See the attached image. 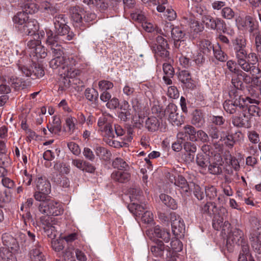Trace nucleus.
Wrapping results in <instances>:
<instances>
[{
  "label": "nucleus",
  "mask_w": 261,
  "mask_h": 261,
  "mask_svg": "<svg viewBox=\"0 0 261 261\" xmlns=\"http://www.w3.org/2000/svg\"><path fill=\"white\" fill-rule=\"evenodd\" d=\"M222 135L221 134L219 142H221L222 144H224L228 147H232L234 144V141L232 135H228L224 131H222Z\"/></svg>",
  "instance_id": "nucleus-39"
},
{
  "label": "nucleus",
  "mask_w": 261,
  "mask_h": 261,
  "mask_svg": "<svg viewBox=\"0 0 261 261\" xmlns=\"http://www.w3.org/2000/svg\"><path fill=\"white\" fill-rule=\"evenodd\" d=\"M246 111L241 112L239 116H236L232 119V123L234 125L238 127H248V117L246 115Z\"/></svg>",
  "instance_id": "nucleus-27"
},
{
  "label": "nucleus",
  "mask_w": 261,
  "mask_h": 261,
  "mask_svg": "<svg viewBox=\"0 0 261 261\" xmlns=\"http://www.w3.org/2000/svg\"><path fill=\"white\" fill-rule=\"evenodd\" d=\"M111 177L114 180L123 183L129 180L130 175L127 172L115 171L112 173Z\"/></svg>",
  "instance_id": "nucleus-31"
},
{
  "label": "nucleus",
  "mask_w": 261,
  "mask_h": 261,
  "mask_svg": "<svg viewBox=\"0 0 261 261\" xmlns=\"http://www.w3.org/2000/svg\"><path fill=\"white\" fill-rule=\"evenodd\" d=\"M114 86L113 83L110 81L102 80L98 83V87L99 89L103 91H106L112 89Z\"/></svg>",
  "instance_id": "nucleus-58"
},
{
  "label": "nucleus",
  "mask_w": 261,
  "mask_h": 261,
  "mask_svg": "<svg viewBox=\"0 0 261 261\" xmlns=\"http://www.w3.org/2000/svg\"><path fill=\"white\" fill-rule=\"evenodd\" d=\"M163 69L165 74L163 77L164 82L167 85L171 84L172 82L171 78L173 76L174 74L173 67L170 64L164 63L163 65Z\"/></svg>",
  "instance_id": "nucleus-29"
},
{
  "label": "nucleus",
  "mask_w": 261,
  "mask_h": 261,
  "mask_svg": "<svg viewBox=\"0 0 261 261\" xmlns=\"http://www.w3.org/2000/svg\"><path fill=\"white\" fill-rule=\"evenodd\" d=\"M159 120L154 116L148 117L145 121V127L150 132L157 130L160 126Z\"/></svg>",
  "instance_id": "nucleus-32"
},
{
  "label": "nucleus",
  "mask_w": 261,
  "mask_h": 261,
  "mask_svg": "<svg viewBox=\"0 0 261 261\" xmlns=\"http://www.w3.org/2000/svg\"><path fill=\"white\" fill-rule=\"evenodd\" d=\"M244 71L246 72H250L252 76L256 80L261 77V70L257 67L254 65V64L249 63V67L247 70L242 69Z\"/></svg>",
  "instance_id": "nucleus-48"
},
{
  "label": "nucleus",
  "mask_w": 261,
  "mask_h": 261,
  "mask_svg": "<svg viewBox=\"0 0 261 261\" xmlns=\"http://www.w3.org/2000/svg\"><path fill=\"white\" fill-rule=\"evenodd\" d=\"M128 207L129 211L137 217H141L145 211L147 210L146 206H142L135 202L129 205Z\"/></svg>",
  "instance_id": "nucleus-33"
},
{
  "label": "nucleus",
  "mask_w": 261,
  "mask_h": 261,
  "mask_svg": "<svg viewBox=\"0 0 261 261\" xmlns=\"http://www.w3.org/2000/svg\"><path fill=\"white\" fill-rule=\"evenodd\" d=\"M184 136V134L182 132H180L177 134V140L172 144V148L174 151L179 152L181 150L182 144L185 140Z\"/></svg>",
  "instance_id": "nucleus-47"
},
{
  "label": "nucleus",
  "mask_w": 261,
  "mask_h": 261,
  "mask_svg": "<svg viewBox=\"0 0 261 261\" xmlns=\"http://www.w3.org/2000/svg\"><path fill=\"white\" fill-rule=\"evenodd\" d=\"M69 11L75 25L76 26L80 25L82 22L83 17H84L86 13L84 9L80 6H75L71 7Z\"/></svg>",
  "instance_id": "nucleus-22"
},
{
  "label": "nucleus",
  "mask_w": 261,
  "mask_h": 261,
  "mask_svg": "<svg viewBox=\"0 0 261 261\" xmlns=\"http://www.w3.org/2000/svg\"><path fill=\"white\" fill-rule=\"evenodd\" d=\"M190 26L191 33H193V35L202 31L203 29L202 24L196 20H191Z\"/></svg>",
  "instance_id": "nucleus-56"
},
{
  "label": "nucleus",
  "mask_w": 261,
  "mask_h": 261,
  "mask_svg": "<svg viewBox=\"0 0 261 261\" xmlns=\"http://www.w3.org/2000/svg\"><path fill=\"white\" fill-rule=\"evenodd\" d=\"M85 95L88 100L94 101L97 99L98 93L94 89L87 88L85 90Z\"/></svg>",
  "instance_id": "nucleus-53"
},
{
  "label": "nucleus",
  "mask_w": 261,
  "mask_h": 261,
  "mask_svg": "<svg viewBox=\"0 0 261 261\" xmlns=\"http://www.w3.org/2000/svg\"><path fill=\"white\" fill-rule=\"evenodd\" d=\"M32 54H34L38 58L42 59L47 56V52L45 48L40 44L35 49Z\"/></svg>",
  "instance_id": "nucleus-59"
},
{
  "label": "nucleus",
  "mask_w": 261,
  "mask_h": 261,
  "mask_svg": "<svg viewBox=\"0 0 261 261\" xmlns=\"http://www.w3.org/2000/svg\"><path fill=\"white\" fill-rule=\"evenodd\" d=\"M53 118V120L51 126H47L48 130L51 134H58L61 130V121L60 118L57 116H54Z\"/></svg>",
  "instance_id": "nucleus-36"
},
{
  "label": "nucleus",
  "mask_w": 261,
  "mask_h": 261,
  "mask_svg": "<svg viewBox=\"0 0 261 261\" xmlns=\"http://www.w3.org/2000/svg\"><path fill=\"white\" fill-rule=\"evenodd\" d=\"M173 179L170 177V180L172 182L181 189L183 192L187 193L189 191V187L186 179L181 175H177L173 177Z\"/></svg>",
  "instance_id": "nucleus-30"
},
{
  "label": "nucleus",
  "mask_w": 261,
  "mask_h": 261,
  "mask_svg": "<svg viewBox=\"0 0 261 261\" xmlns=\"http://www.w3.org/2000/svg\"><path fill=\"white\" fill-rule=\"evenodd\" d=\"M237 75L242 77L243 82L248 85L249 86L255 87L258 85V80H256L252 76H251L249 74H248L242 70L239 71V73Z\"/></svg>",
  "instance_id": "nucleus-34"
},
{
  "label": "nucleus",
  "mask_w": 261,
  "mask_h": 261,
  "mask_svg": "<svg viewBox=\"0 0 261 261\" xmlns=\"http://www.w3.org/2000/svg\"><path fill=\"white\" fill-rule=\"evenodd\" d=\"M112 165L115 168H117L120 170H127L129 167L126 162L120 158H116L113 161Z\"/></svg>",
  "instance_id": "nucleus-52"
},
{
  "label": "nucleus",
  "mask_w": 261,
  "mask_h": 261,
  "mask_svg": "<svg viewBox=\"0 0 261 261\" xmlns=\"http://www.w3.org/2000/svg\"><path fill=\"white\" fill-rule=\"evenodd\" d=\"M184 148L186 152V161L189 162H193L197 150L196 145L194 143L187 142L184 145Z\"/></svg>",
  "instance_id": "nucleus-26"
},
{
  "label": "nucleus",
  "mask_w": 261,
  "mask_h": 261,
  "mask_svg": "<svg viewBox=\"0 0 261 261\" xmlns=\"http://www.w3.org/2000/svg\"><path fill=\"white\" fill-rule=\"evenodd\" d=\"M200 211L203 214H206L211 216L216 213L217 208L215 203L208 202L201 207Z\"/></svg>",
  "instance_id": "nucleus-41"
},
{
  "label": "nucleus",
  "mask_w": 261,
  "mask_h": 261,
  "mask_svg": "<svg viewBox=\"0 0 261 261\" xmlns=\"http://www.w3.org/2000/svg\"><path fill=\"white\" fill-rule=\"evenodd\" d=\"M199 45L200 51L206 56L210 55L215 47L210 41L206 40L201 41Z\"/></svg>",
  "instance_id": "nucleus-40"
},
{
  "label": "nucleus",
  "mask_w": 261,
  "mask_h": 261,
  "mask_svg": "<svg viewBox=\"0 0 261 261\" xmlns=\"http://www.w3.org/2000/svg\"><path fill=\"white\" fill-rule=\"evenodd\" d=\"M235 55L237 60V63L242 69L247 70L249 67V62L246 61L247 57L256 58L255 53L248 54L245 49H238L234 50Z\"/></svg>",
  "instance_id": "nucleus-12"
},
{
  "label": "nucleus",
  "mask_w": 261,
  "mask_h": 261,
  "mask_svg": "<svg viewBox=\"0 0 261 261\" xmlns=\"http://www.w3.org/2000/svg\"><path fill=\"white\" fill-rule=\"evenodd\" d=\"M208 133L213 139L220 138L221 134L222 135V132L219 131L216 127L213 126H211L209 128Z\"/></svg>",
  "instance_id": "nucleus-62"
},
{
  "label": "nucleus",
  "mask_w": 261,
  "mask_h": 261,
  "mask_svg": "<svg viewBox=\"0 0 261 261\" xmlns=\"http://www.w3.org/2000/svg\"><path fill=\"white\" fill-rule=\"evenodd\" d=\"M219 211L218 214L216 213L215 214L213 220V227L217 230H219L222 226H230V225L227 221L224 222L225 215L227 213L226 210L224 208H221Z\"/></svg>",
  "instance_id": "nucleus-17"
},
{
  "label": "nucleus",
  "mask_w": 261,
  "mask_h": 261,
  "mask_svg": "<svg viewBox=\"0 0 261 261\" xmlns=\"http://www.w3.org/2000/svg\"><path fill=\"white\" fill-rule=\"evenodd\" d=\"M170 216L172 232L175 237L183 236L185 231V225L182 219L175 213Z\"/></svg>",
  "instance_id": "nucleus-11"
},
{
  "label": "nucleus",
  "mask_w": 261,
  "mask_h": 261,
  "mask_svg": "<svg viewBox=\"0 0 261 261\" xmlns=\"http://www.w3.org/2000/svg\"><path fill=\"white\" fill-rule=\"evenodd\" d=\"M229 95L232 99L226 100L223 103V108L226 112L230 114L240 113L242 111L244 112L248 110V112L252 115H255L253 112L258 114V108L256 107L255 106L248 107L247 106L248 103H251L250 98L242 97L238 93V92L235 95H233L232 91H231L229 93Z\"/></svg>",
  "instance_id": "nucleus-1"
},
{
  "label": "nucleus",
  "mask_w": 261,
  "mask_h": 261,
  "mask_svg": "<svg viewBox=\"0 0 261 261\" xmlns=\"http://www.w3.org/2000/svg\"><path fill=\"white\" fill-rule=\"evenodd\" d=\"M46 43L50 48L54 46H57V45L59 44L58 42V36L54 35V33L51 30L46 31Z\"/></svg>",
  "instance_id": "nucleus-42"
},
{
  "label": "nucleus",
  "mask_w": 261,
  "mask_h": 261,
  "mask_svg": "<svg viewBox=\"0 0 261 261\" xmlns=\"http://www.w3.org/2000/svg\"><path fill=\"white\" fill-rule=\"evenodd\" d=\"M234 50L245 49L246 46V39L243 36L237 37L232 41Z\"/></svg>",
  "instance_id": "nucleus-49"
},
{
  "label": "nucleus",
  "mask_w": 261,
  "mask_h": 261,
  "mask_svg": "<svg viewBox=\"0 0 261 261\" xmlns=\"http://www.w3.org/2000/svg\"><path fill=\"white\" fill-rule=\"evenodd\" d=\"M79 61V59L76 56H69L67 58L65 57L64 71L61 73L64 77L69 78L74 77L79 72L75 69V66Z\"/></svg>",
  "instance_id": "nucleus-8"
},
{
  "label": "nucleus",
  "mask_w": 261,
  "mask_h": 261,
  "mask_svg": "<svg viewBox=\"0 0 261 261\" xmlns=\"http://www.w3.org/2000/svg\"><path fill=\"white\" fill-rule=\"evenodd\" d=\"M66 23L64 15L59 14L54 18V24L57 33L61 36H65L66 39L70 41L73 38L74 34L70 31V28Z\"/></svg>",
  "instance_id": "nucleus-4"
},
{
  "label": "nucleus",
  "mask_w": 261,
  "mask_h": 261,
  "mask_svg": "<svg viewBox=\"0 0 261 261\" xmlns=\"http://www.w3.org/2000/svg\"><path fill=\"white\" fill-rule=\"evenodd\" d=\"M2 240L3 244L8 247L7 249L14 255L15 253L19 251V246L16 239L14 238L10 234L8 233H4L2 236ZM6 248L7 249V248Z\"/></svg>",
  "instance_id": "nucleus-16"
},
{
  "label": "nucleus",
  "mask_w": 261,
  "mask_h": 261,
  "mask_svg": "<svg viewBox=\"0 0 261 261\" xmlns=\"http://www.w3.org/2000/svg\"><path fill=\"white\" fill-rule=\"evenodd\" d=\"M156 40L155 53L162 58H167L169 55V51L167 50L168 47L167 41L161 36H158Z\"/></svg>",
  "instance_id": "nucleus-21"
},
{
  "label": "nucleus",
  "mask_w": 261,
  "mask_h": 261,
  "mask_svg": "<svg viewBox=\"0 0 261 261\" xmlns=\"http://www.w3.org/2000/svg\"><path fill=\"white\" fill-rule=\"evenodd\" d=\"M177 107L173 103H170L167 107L165 113L166 116H168L169 120L174 123L175 125L180 124L179 121H177L178 114L176 113Z\"/></svg>",
  "instance_id": "nucleus-25"
},
{
  "label": "nucleus",
  "mask_w": 261,
  "mask_h": 261,
  "mask_svg": "<svg viewBox=\"0 0 261 261\" xmlns=\"http://www.w3.org/2000/svg\"><path fill=\"white\" fill-rule=\"evenodd\" d=\"M39 30V25L35 19L28 20L25 24L19 28V31L27 35H36V32Z\"/></svg>",
  "instance_id": "nucleus-19"
},
{
  "label": "nucleus",
  "mask_w": 261,
  "mask_h": 261,
  "mask_svg": "<svg viewBox=\"0 0 261 261\" xmlns=\"http://www.w3.org/2000/svg\"><path fill=\"white\" fill-rule=\"evenodd\" d=\"M184 132H182L184 134V139H185L186 137H188V139L191 141L195 142L196 141V133L197 132L195 128L190 125H187L184 127Z\"/></svg>",
  "instance_id": "nucleus-37"
},
{
  "label": "nucleus",
  "mask_w": 261,
  "mask_h": 261,
  "mask_svg": "<svg viewBox=\"0 0 261 261\" xmlns=\"http://www.w3.org/2000/svg\"><path fill=\"white\" fill-rule=\"evenodd\" d=\"M226 66L230 72L236 73L237 75L239 73V71L241 70L237 68V63L232 60H230L227 62Z\"/></svg>",
  "instance_id": "nucleus-64"
},
{
  "label": "nucleus",
  "mask_w": 261,
  "mask_h": 261,
  "mask_svg": "<svg viewBox=\"0 0 261 261\" xmlns=\"http://www.w3.org/2000/svg\"><path fill=\"white\" fill-rule=\"evenodd\" d=\"M164 244L161 241H159L156 245L152 246L150 247V251L153 255L156 257L162 256L164 254Z\"/></svg>",
  "instance_id": "nucleus-45"
},
{
  "label": "nucleus",
  "mask_w": 261,
  "mask_h": 261,
  "mask_svg": "<svg viewBox=\"0 0 261 261\" xmlns=\"http://www.w3.org/2000/svg\"><path fill=\"white\" fill-rule=\"evenodd\" d=\"M41 202L39 210L43 214L47 216H59L63 213L62 206L59 202L50 200L49 198L47 200Z\"/></svg>",
  "instance_id": "nucleus-6"
},
{
  "label": "nucleus",
  "mask_w": 261,
  "mask_h": 261,
  "mask_svg": "<svg viewBox=\"0 0 261 261\" xmlns=\"http://www.w3.org/2000/svg\"><path fill=\"white\" fill-rule=\"evenodd\" d=\"M204 122L202 113L198 111H195L193 113V116L192 119V123L197 127H200Z\"/></svg>",
  "instance_id": "nucleus-51"
},
{
  "label": "nucleus",
  "mask_w": 261,
  "mask_h": 261,
  "mask_svg": "<svg viewBox=\"0 0 261 261\" xmlns=\"http://www.w3.org/2000/svg\"><path fill=\"white\" fill-rule=\"evenodd\" d=\"M179 80L185 86L189 88L194 87L193 81L192 80L191 75L189 72L187 70L180 71L178 75Z\"/></svg>",
  "instance_id": "nucleus-28"
},
{
  "label": "nucleus",
  "mask_w": 261,
  "mask_h": 261,
  "mask_svg": "<svg viewBox=\"0 0 261 261\" xmlns=\"http://www.w3.org/2000/svg\"><path fill=\"white\" fill-rule=\"evenodd\" d=\"M257 223L251 230L249 240L254 251L259 254L261 253V223Z\"/></svg>",
  "instance_id": "nucleus-9"
},
{
  "label": "nucleus",
  "mask_w": 261,
  "mask_h": 261,
  "mask_svg": "<svg viewBox=\"0 0 261 261\" xmlns=\"http://www.w3.org/2000/svg\"><path fill=\"white\" fill-rule=\"evenodd\" d=\"M160 198L162 202L168 207L172 210H175L177 207L176 202L171 196L165 194H161Z\"/></svg>",
  "instance_id": "nucleus-38"
},
{
  "label": "nucleus",
  "mask_w": 261,
  "mask_h": 261,
  "mask_svg": "<svg viewBox=\"0 0 261 261\" xmlns=\"http://www.w3.org/2000/svg\"><path fill=\"white\" fill-rule=\"evenodd\" d=\"M213 54L215 58L221 62H224L227 60V55L221 50L219 43L215 46L213 50Z\"/></svg>",
  "instance_id": "nucleus-50"
},
{
  "label": "nucleus",
  "mask_w": 261,
  "mask_h": 261,
  "mask_svg": "<svg viewBox=\"0 0 261 261\" xmlns=\"http://www.w3.org/2000/svg\"><path fill=\"white\" fill-rule=\"evenodd\" d=\"M222 16L227 19H232L234 16V12L229 7H225L221 11Z\"/></svg>",
  "instance_id": "nucleus-61"
},
{
  "label": "nucleus",
  "mask_w": 261,
  "mask_h": 261,
  "mask_svg": "<svg viewBox=\"0 0 261 261\" xmlns=\"http://www.w3.org/2000/svg\"><path fill=\"white\" fill-rule=\"evenodd\" d=\"M134 113V109L133 110L131 109L128 102L123 100L120 106L118 117L121 121L126 122L130 119Z\"/></svg>",
  "instance_id": "nucleus-18"
},
{
  "label": "nucleus",
  "mask_w": 261,
  "mask_h": 261,
  "mask_svg": "<svg viewBox=\"0 0 261 261\" xmlns=\"http://www.w3.org/2000/svg\"><path fill=\"white\" fill-rule=\"evenodd\" d=\"M43 249L41 245L37 243L30 251L29 257L31 261H45Z\"/></svg>",
  "instance_id": "nucleus-24"
},
{
  "label": "nucleus",
  "mask_w": 261,
  "mask_h": 261,
  "mask_svg": "<svg viewBox=\"0 0 261 261\" xmlns=\"http://www.w3.org/2000/svg\"><path fill=\"white\" fill-rule=\"evenodd\" d=\"M236 25L241 30H246L252 33L254 31V22L252 17L247 15L245 17L238 16L236 19Z\"/></svg>",
  "instance_id": "nucleus-13"
},
{
  "label": "nucleus",
  "mask_w": 261,
  "mask_h": 261,
  "mask_svg": "<svg viewBox=\"0 0 261 261\" xmlns=\"http://www.w3.org/2000/svg\"><path fill=\"white\" fill-rule=\"evenodd\" d=\"M77 119L71 116H68L66 118L65 122L67 127H68V131L73 133L76 128V122Z\"/></svg>",
  "instance_id": "nucleus-55"
},
{
  "label": "nucleus",
  "mask_w": 261,
  "mask_h": 261,
  "mask_svg": "<svg viewBox=\"0 0 261 261\" xmlns=\"http://www.w3.org/2000/svg\"><path fill=\"white\" fill-rule=\"evenodd\" d=\"M147 234L151 237L150 234L154 237L162 239L165 242L168 243L170 240V234L169 231L161 230L159 226H155L153 229L148 230L146 231Z\"/></svg>",
  "instance_id": "nucleus-23"
},
{
  "label": "nucleus",
  "mask_w": 261,
  "mask_h": 261,
  "mask_svg": "<svg viewBox=\"0 0 261 261\" xmlns=\"http://www.w3.org/2000/svg\"><path fill=\"white\" fill-rule=\"evenodd\" d=\"M96 154L104 161H108L111 156V152L104 147L97 146L95 148Z\"/></svg>",
  "instance_id": "nucleus-46"
},
{
  "label": "nucleus",
  "mask_w": 261,
  "mask_h": 261,
  "mask_svg": "<svg viewBox=\"0 0 261 261\" xmlns=\"http://www.w3.org/2000/svg\"><path fill=\"white\" fill-rule=\"evenodd\" d=\"M205 194L210 200L214 199L217 196L216 188L213 186L206 187L205 188Z\"/></svg>",
  "instance_id": "nucleus-57"
},
{
  "label": "nucleus",
  "mask_w": 261,
  "mask_h": 261,
  "mask_svg": "<svg viewBox=\"0 0 261 261\" xmlns=\"http://www.w3.org/2000/svg\"><path fill=\"white\" fill-rule=\"evenodd\" d=\"M222 165L217 163H211L208 166L210 173L214 175L220 174L222 173Z\"/></svg>",
  "instance_id": "nucleus-54"
},
{
  "label": "nucleus",
  "mask_w": 261,
  "mask_h": 261,
  "mask_svg": "<svg viewBox=\"0 0 261 261\" xmlns=\"http://www.w3.org/2000/svg\"><path fill=\"white\" fill-rule=\"evenodd\" d=\"M21 7L25 11L18 12L13 18V21L17 25L18 30L28 21V14H34L38 10V7L34 3H25Z\"/></svg>",
  "instance_id": "nucleus-3"
},
{
  "label": "nucleus",
  "mask_w": 261,
  "mask_h": 261,
  "mask_svg": "<svg viewBox=\"0 0 261 261\" xmlns=\"http://www.w3.org/2000/svg\"><path fill=\"white\" fill-rule=\"evenodd\" d=\"M40 222L48 237L53 238L56 236L57 229L55 226L57 223L56 219L46 215L40 217Z\"/></svg>",
  "instance_id": "nucleus-10"
},
{
  "label": "nucleus",
  "mask_w": 261,
  "mask_h": 261,
  "mask_svg": "<svg viewBox=\"0 0 261 261\" xmlns=\"http://www.w3.org/2000/svg\"><path fill=\"white\" fill-rule=\"evenodd\" d=\"M141 220L144 223H150L153 222V216L152 212L146 210L142 216L140 217Z\"/></svg>",
  "instance_id": "nucleus-60"
},
{
  "label": "nucleus",
  "mask_w": 261,
  "mask_h": 261,
  "mask_svg": "<svg viewBox=\"0 0 261 261\" xmlns=\"http://www.w3.org/2000/svg\"><path fill=\"white\" fill-rule=\"evenodd\" d=\"M164 30L165 33L171 32V37L174 41V46L176 48L179 49L181 44H185L184 39L185 33L180 27L174 26L171 23L166 22Z\"/></svg>",
  "instance_id": "nucleus-7"
},
{
  "label": "nucleus",
  "mask_w": 261,
  "mask_h": 261,
  "mask_svg": "<svg viewBox=\"0 0 261 261\" xmlns=\"http://www.w3.org/2000/svg\"><path fill=\"white\" fill-rule=\"evenodd\" d=\"M144 4H148L149 6L151 5L157 6L156 10L159 12L164 11L165 5L167 4V0H141Z\"/></svg>",
  "instance_id": "nucleus-35"
},
{
  "label": "nucleus",
  "mask_w": 261,
  "mask_h": 261,
  "mask_svg": "<svg viewBox=\"0 0 261 261\" xmlns=\"http://www.w3.org/2000/svg\"><path fill=\"white\" fill-rule=\"evenodd\" d=\"M243 237L244 234L241 230L238 228H234L228 235L227 243V244L242 245L244 240Z\"/></svg>",
  "instance_id": "nucleus-20"
},
{
  "label": "nucleus",
  "mask_w": 261,
  "mask_h": 261,
  "mask_svg": "<svg viewBox=\"0 0 261 261\" xmlns=\"http://www.w3.org/2000/svg\"><path fill=\"white\" fill-rule=\"evenodd\" d=\"M35 192L33 196L38 201H44L49 198L51 191V185L45 177L39 176L35 180Z\"/></svg>",
  "instance_id": "nucleus-2"
},
{
  "label": "nucleus",
  "mask_w": 261,
  "mask_h": 261,
  "mask_svg": "<svg viewBox=\"0 0 261 261\" xmlns=\"http://www.w3.org/2000/svg\"><path fill=\"white\" fill-rule=\"evenodd\" d=\"M65 57H54L49 62V66L54 69H62L64 70L63 66H64Z\"/></svg>",
  "instance_id": "nucleus-43"
},
{
  "label": "nucleus",
  "mask_w": 261,
  "mask_h": 261,
  "mask_svg": "<svg viewBox=\"0 0 261 261\" xmlns=\"http://www.w3.org/2000/svg\"><path fill=\"white\" fill-rule=\"evenodd\" d=\"M203 22L207 28L217 31L224 32L225 23L220 18H214L210 15H205L203 17Z\"/></svg>",
  "instance_id": "nucleus-14"
},
{
  "label": "nucleus",
  "mask_w": 261,
  "mask_h": 261,
  "mask_svg": "<svg viewBox=\"0 0 261 261\" xmlns=\"http://www.w3.org/2000/svg\"><path fill=\"white\" fill-rule=\"evenodd\" d=\"M135 101H136V104L135 103L134 101L132 102V107L134 109V114L133 113L130 118L134 126L141 128L143 126L145 116H143L141 113V107L139 102L137 99H135Z\"/></svg>",
  "instance_id": "nucleus-15"
},
{
  "label": "nucleus",
  "mask_w": 261,
  "mask_h": 261,
  "mask_svg": "<svg viewBox=\"0 0 261 261\" xmlns=\"http://www.w3.org/2000/svg\"><path fill=\"white\" fill-rule=\"evenodd\" d=\"M0 261H17L16 257L8 249L0 250Z\"/></svg>",
  "instance_id": "nucleus-44"
},
{
  "label": "nucleus",
  "mask_w": 261,
  "mask_h": 261,
  "mask_svg": "<svg viewBox=\"0 0 261 261\" xmlns=\"http://www.w3.org/2000/svg\"><path fill=\"white\" fill-rule=\"evenodd\" d=\"M164 12L165 17L170 21L174 20L176 18L177 15L175 11L171 8H167V9L165 8Z\"/></svg>",
  "instance_id": "nucleus-63"
},
{
  "label": "nucleus",
  "mask_w": 261,
  "mask_h": 261,
  "mask_svg": "<svg viewBox=\"0 0 261 261\" xmlns=\"http://www.w3.org/2000/svg\"><path fill=\"white\" fill-rule=\"evenodd\" d=\"M113 117L109 114H102L98 119V131L102 135L109 138H114V132L112 126Z\"/></svg>",
  "instance_id": "nucleus-5"
}]
</instances>
